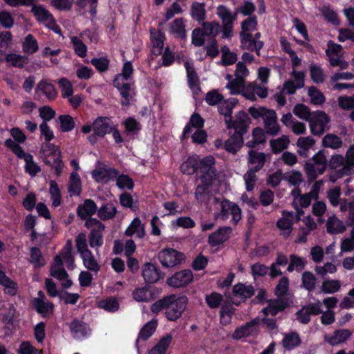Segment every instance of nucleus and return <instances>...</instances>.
Returning a JSON list of instances; mask_svg holds the SVG:
<instances>
[{
  "instance_id": "1",
  "label": "nucleus",
  "mask_w": 354,
  "mask_h": 354,
  "mask_svg": "<svg viewBox=\"0 0 354 354\" xmlns=\"http://www.w3.org/2000/svg\"><path fill=\"white\" fill-rule=\"evenodd\" d=\"M39 153L44 163L54 169L55 175L59 176L64 166L60 147L51 142H43Z\"/></svg>"
},
{
  "instance_id": "2",
  "label": "nucleus",
  "mask_w": 354,
  "mask_h": 354,
  "mask_svg": "<svg viewBox=\"0 0 354 354\" xmlns=\"http://www.w3.org/2000/svg\"><path fill=\"white\" fill-rule=\"evenodd\" d=\"M216 160L212 156H207L197 161L189 158L180 165V171L183 174L193 175L197 171L204 174L207 171L214 169Z\"/></svg>"
},
{
  "instance_id": "3",
  "label": "nucleus",
  "mask_w": 354,
  "mask_h": 354,
  "mask_svg": "<svg viewBox=\"0 0 354 354\" xmlns=\"http://www.w3.org/2000/svg\"><path fill=\"white\" fill-rule=\"evenodd\" d=\"M216 178L217 170L216 168L201 175V183L196 186L194 193L195 198L200 204H205L210 200V187L213 185Z\"/></svg>"
},
{
  "instance_id": "4",
  "label": "nucleus",
  "mask_w": 354,
  "mask_h": 354,
  "mask_svg": "<svg viewBox=\"0 0 354 354\" xmlns=\"http://www.w3.org/2000/svg\"><path fill=\"white\" fill-rule=\"evenodd\" d=\"M4 145L19 159H23L26 162L24 167L25 171L31 176H35L41 171L40 167L34 161L33 156L29 153L24 151L23 148L15 143L11 138L6 139Z\"/></svg>"
},
{
  "instance_id": "5",
  "label": "nucleus",
  "mask_w": 354,
  "mask_h": 354,
  "mask_svg": "<svg viewBox=\"0 0 354 354\" xmlns=\"http://www.w3.org/2000/svg\"><path fill=\"white\" fill-rule=\"evenodd\" d=\"M188 304V299L186 296L177 297L176 295H169V304L167 305L165 311L166 318L171 322H176L180 319L185 310Z\"/></svg>"
},
{
  "instance_id": "6",
  "label": "nucleus",
  "mask_w": 354,
  "mask_h": 354,
  "mask_svg": "<svg viewBox=\"0 0 354 354\" xmlns=\"http://www.w3.org/2000/svg\"><path fill=\"white\" fill-rule=\"evenodd\" d=\"M250 123L251 120L248 114L244 111H239L236 114L234 120L232 118L226 120L227 128L234 129V133L241 137H243L248 131Z\"/></svg>"
},
{
  "instance_id": "7",
  "label": "nucleus",
  "mask_w": 354,
  "mask_h": 354,
  "mask_svg": "<svg viewBox=\"0 0 354 354\" xmlns=\"http://www.w3.org/2000/svg\"><path fill=\"white\" fill-rule=\"evenodd\" d=\"M308 122L311 133L320 136L325 132L326 125L330 122V118L324 111L317 110L313 112V115Z\"/></svg>"
},
{
  "instance_id": "8",
  "label": "nucleus",
  "mask_w": 354,
  "mask_h": 354,
  "mask_svg": "<svg viewBox=\"0 0 354 354\" xmlns=\"http://www.w3.org/2000/svg\"><path fill=\"white\" fill-rule=\"evenodd\" d=\"M158 259L163 267L173 268L185 261V255L176 249L165 248L158 252Z\"/></svg>"
},
{
  "instance_id": "9",
  "label": "nucleus",
  "mask_w": 354,
  "mask_h": 354,
  "mask_svg": "<svg viewBox=\"0 0 354 354\" xmlns=\"http://www.w3.org/2000/svg\"><path fill=\"white\" fill-rule=\"evenodd\" d=\"M260 319L256 317L250 322L236 328L232 335L233 339L239 340L243 337H248L257 335L259 333V325Z\"/></svg>"
},
{
  "instance_id": "10",
  "label": "nucleus",
  "mask_w": 354,
  "mask_h": 354,
  "mask_svg": "<svg viewBox=\"0 0 354 354\" xmlns=\"http://www.w3.org/2000/svg\"><path fill=\"white\" fill-rule=\"evenodd\" d=\"M142 275L145 283L151 284L156 283L159 280L162 279L165 273L160 270L157 265L152 263H146L142 266Z\"/></svg>"
},
{
  "instance_id": "11",
  "label": "nucleus",
  "mask_w": 354,
  "mask_h": 354,
  "mask_svg": "<svg viewBox=\"0 0 354 354\" xmlns=\"http://www.w3.org/2000/svg\"><path fill=\"white\" fill-rule=\"evenodd\" d=\"M193 280V274L190 270H183L176 272L167 279V283L171 287H185Z\"/></svg>"
},
{
  "instance_id": "12",
  "label": "nucleus",
  "mask_w": 354,
  "mask_h": 354,
  "mask_svg": "<svg viewBox=\"0 0 354 354\" xmlns=\"http://www.w3.org/2000/svg\"><path fill=\"white\" fill-rule=\"evenodd\" d=\"M113 126V122L110 118L99 116L93 121V129L100 138H104L106 134L111 133Z\"/></svg>"
},
{
  "instance_id": "13",
  "label": "nucleus",
  "mask_w": 354,
  "mask_h": 354,
  "mask_svg": "<svg viewBox=\"0 0 354 354\" xmlns=\"http://www.w3.org/2000/svg\"><path fill=\"white\" fill-rule=\"evenodd\" d=\"M351 335L352 331L348 329H337L334 331L333 335L331 336L325 335L324 336V340L330 346H334L346 342Z\"/></svg>"
},
{
  "instance_id": "14",
  "label": "nucleus",
  "mask_w": 354,
  "mask_h": 354,
  "mask_svg": "<svg viewBox=\"0 0 354 354\" xmlns=\"http://www.w3.org/2000/svg\"><path fill=\"white\" fill-rule=\"evenodd\" d=\"M231 232L230 227H220L216 231L209 235L208 243L212 247L218 246L228 240L229 234Z\"/></svg>"
},
{
  "instance_id": "15",
  "label": "nucleus",
  "mask_w": 354,
  "mask_h": 354,
  "mask_svg": "<svg viewBox=\"0 0 354 354\" xmlns=\"http://www.w3.org/2000/svg\"><path fill=\"white\" fill-rule=\"evenodd\" d=\"M70 330L74 338H85L91 333L89 325L78 319H74L69 325Z\"/></svg>"
},
{
  "instance_id": "16",
  "label": "nucleus",
  "mask_w": 354,
  "mask_h": 354,
  "mask_svg": "<svg viewBox=\"0 0 354 354\" xmlns=\"http://www.w3.org/2000/svg\"><path fill=\"white\" fill-rule=\"evenodd\" d=\"M125 80H119L118 78H114L113 86L118 89L123 100L121 102L122 106H129L130 105V92L131 90V84L124 82Z\"/></svg>"
},
{
  "instance_id": "17",
  "label": "nucleus",
  "mask_w": 354,
  "mask_h": 354,
  "mask_svg": "<svg viewBox=\"0 0 354 354\" xmlns=\"http://www.w3.org/2000/svg\"><path fill=\"white\" fill-rule=\"evenodd\" d=\"M31 12L33 14L36 20L39 22H48L50 25H55V19L53 15L43 6L35 5L34 3L31 6Z\"/></svg>"
},
{
  "instance_id": "18",
  "label": "nucleus",
  "mask_w": 354,
  "mask_h": 354,
  "mask_svg": "<svg viewBox=\"0 0 354 354\" xmlns=\"http://www.w3.org/2000/svg\"><path fill=\"white\" fill-rule=\"evenodd\" d=\"M97 210L96 203L92 199H86L82 205L77 208V215L82 220H86L87 217L94 215Z\"/></svg>"
},
{
  "instance_id": "19",
  "label": "nucleus",
  "mask_w": 354,
  "mask_h": 354,
  "mask_svg": "<svg viewBox=\"0 0 354 354\" xmlns=\"http://www.w3.org/2000/svg\"><path fill=\"white\" fill-rule=\"evenodd\" d=\"M204 122L203 118L198 113H193L183 129L181 139L185 140L187 138L192 132L193 127L198 129H202L204 126Z\"/></svg>"
},
{
  "instance_id": "20",
  "label": "nucleus",
  "mask_w": 354,
  "mask_h": 354,
  "mask_svg": "<svg viewBox=\"0 0 354 354\" xmlns=\"http://www.w3.org/2000/svg\"><path fill=\"white\" fill-rule=\"evenodd\" d=\"M243 137L233 133L223 145L224 149L232 154H236L243 145Z\"/></svg>"
},
{
  "instance_id": "21",
  "label": "nucleus",
  "mask_w": 354,
  "mask_h": 354,
  "mask_svg": "<svg viewBox=\"0 0 354 354\" xmlns=\"http://www.w3.org/2000/svg\"><path fill=\"white\" fill-rule=\"evenodd\" d=\"M248 164L256 165L252 168L254 171H259L265 165L266 162V156L263 152H259L254 149H250L248 151Z\"/></svg>"
},
{
  "instance_id": "22",
  "label": "nucleus",
  "mask_w": 354,
  "mask_h": 354,
  "mask_svg": "<svg viewBox=\"0 0 354 354\" xmlns=\"http://www.w3.org/2000/svg\"><path fill=\"white\" fill-rule=\"evenodd\" d=\"M271 308V316L275 317L279 313L283 312L290 306V301L287 297H277L267 301Z\"/></svg>"
},
{
  "instance_id": "23",
  "label": "nucleus",
  "mask_w": 354,
  "mask_h": 354,
  "mask_svg": "<svg viewBox=\"0 0 354 354\" xmlns=\"http://www.w3.org/2000/svg\"><path fill=\"white\" fill-rule=\"evenodd\" d=\"M33 306L36 311L42 315L43 317H48L54 310V304L50 301H44L42 299L35 298Z\"/></svg>"
},
{
  "instance_id": "24",
  "label": "nucleus",
  "mask_w": 354,
  "mask_h": 354,
  "mask_svg": "<svg viewBox=\"0 0 354 354\" xmlns=\"http://www.w3.org/2000/svg\"><path fill=\"white\" fill-rule=\"evenodd\" d=\"M258 19L257 17H247L241 23V30L239 32V37H250L252 35L251 32L257 29Z\"/></svg>"
},
{
  "instance_id": "25",
  "label": "nucleus",
  "mask_w": 354,
  "mask_h": 354,
  "mask_svg": "<svg viewBox=\"0 0 354 354\" xmlns=\"http://www.w3.org/2000/svg\"><path fill=\"white\" fill-rule=\"evenodd\" d=\"M239 13L240 11H238V7L234 9V12H232L231 10L224 5H219L216 8V15L219 19L232 24L236 20L238 14Z\"/></svg>"
},
{
  "instance_id": "26",
  "label": "nucleus",
  "mask_w": 354,
  "mask_h": 354,
  "mask_svg": "<svg viewBox=\"0 0 354 354\" xmlns=\"http://www.w3.org/2000/svg\"><path fill=\"white\" fill-rule=\"evenodd\" d=\"M185 67L187 72V83L191 90L201 91L199 79L194 67L191 66L188 61L185 62Z\"/></svg>"
},
{
  "instance_id": "27",
  "label": "nucleus",
  "mask_w": 354,
  "mask_h": 354,
  "mask_svg": "<svg viewBox=\"0 0 354 354\" xmlns=\"http://www.w3.org/2000/svg\"><path fill=\"white\" fill-rule=\"evenodd\" d=\"M254 293V288L252 285L245 286L239 283L234 286L232 289L233 295L239 296L243 300L251 298Z\"/></svg>"
},
{
  "instance_id": "28",
  "label": "nucleus",
  "mask_w": 354,
  "mask_h": 354,
  "mask_svg": "<svg viewBox=\"0 0 354 354\" xmlns=\"http://www.w3.org/2000/svg\"><path fill=\"white\" fill-rule=\"evenodd\" d=\"M172 341V335L166 334L149 351L148 354H165Z\"/></svg>"
},
{
  "instance_id": "29",
  "label": "nucleus",
  "mask_w": 354,
  "mask_h": 354,
  "mask_svg": "<svg viewBox=\"0 0 354 354\" xmlns=\"http://www.w3.org/2000/svg\"><path fill=\"white\" fill-rule=\"evenodd\" d=\"M221 306L220 322L223 326H227L231 322L232 317L235 313V308L227 301H225Z\"/></svg>"
},
{
  "instance_id": "30",
  "label": "nucleus",
  "mask_w": 354,
  "mask_h": 354,
  "mask_svg": "<svg viewBox=\"0 0 354 354\" xmlns=\"http://www.w3.org/2000/svg\"><path fill=\"white\" fill-rule=\"evenodd\" d=\"M264 127L266 132L270 136H276L279 133L280 127L277 122V114L275 111H270L268 117L265 120Z\"/></svg>"
},
{
  "instance_id": "31",
  "label": "nucleus",
  "mask_w": 354,
  "mask_h": 354,
  "mask_svg": "<svg viewBox=\"0 0 354 354\" xmlns=\"http://www.w3.org/2000/svg\"><path fill=\"white\" fill-rule=\"evenodd\" d=\"M157 326L158 321L154 319L146 323L139 332L138 337L136 340V345L138 344L139 339L146 341L152 336L155 333Z\"/></svg>"
},
{
  "instance_id": "32",
  "label": "nucleus",
  "mask_w": 354,
  "mask_h": 354,
  "mask_svg": "<svg viewBox=\"0 0 354 354\" xmlns=\"http://www.w3.org/2000/svg\"><path fill=\"white\" fill-rule=\"evenodd\" d=\"M68 191L71 196H79L82 192L81 178L76 171L70 175Z\"/></svg>"
},
{
  "instance_id": "33",
  "label": "nucleus",
  "mask_w": 354,
  "mask_h": 354,
  "mask_svg": "<svg viewBox=\"0 0 354 354\" xmlns=\"http://www.w3.org/2000/svg\"><path fill=\"white\" fill-rule=\"evenodd\" d=\"M301 339L298 333L292 331L285 335L282 345L287 351H291L301 344Z\"/></svg>"
},
{
  "instance_id": "34",
  "label": "nucleus",
  "mask_w": 354,
  "mask_h": 354,
  "mask_svg": "<svg viewBox=\"0 0 354 354\" xmlns=\"http://www.w3.org/2000/svg\"><path fill=\"white\" fill-rule=\"evenodd\" d=\"M202 30L206 37H209V39H216L221 31V26L218 21H203L202 23Z\"/></svg>"
},
{
  "instance_id": "35",
  "label": "nucleus",
  "mask_w": 354,
  "mask_h": 354,
  "mask_svg": "<svg viewBox=\"0 0 354 354\" xmlns=\"http://www.w3.org/2000/svg\"><path fill=\"white\" fill-rule=\"evenodd\" d=\"M127 136H136L142 129V125L133 117H129L122 122Z\"/></svg>"
},
{
  "instance_id": "36",
  "label": "nucleus",
  "mask_w": 354,
  "mask_h": 354,
  "mask_svg": "<svg viewBox=\"0 0 354 354\" xmlns=\"http://www.w3.org/2000/svg\"><path fill=\"white\" fill-rule=\"evenodd\" d=\"M97 216L102 221L114 218L117 214L115 206L111 203L103 204L97 210Z\"/></svg>"
},
{
  "instance_id": "37",
  "label": "nucleus",
  "mask_w": 354,
  "mask_h": 354,
  "mask_svg": "<svg viewBox=\"0 0 354 354\" xmlns=\"http://www.w3.org/2000/svg\"><path fill=\"white\" fill-rule=\"evenodd\" d=\"M37 91H41L50 100H55L57 95L55 86L44 80L37 84L36 92Z\"/></svg>"
},
{
  "instance_id": "38",
  "label": "nucleus",
  "mask_w": 354,
  "mask_h": 354,
  "mask_svg": "<svg viewBox=\"0 0 354 354\" xmlns=\"http://www.w3.org/2000/svg\"><path fill=\"white\" fill-rule=\"evenodd\" d=\"M328 233L337 234L345 231L346 227L343 222L335 216L329 217L326 223Z\"/></svg>"
},
{
  "instance_id": "39",
  "label": "nucleus",
  "mask_w": 354,
  "mask_h": 354,
  "mask_svg": "<svg viewBox=\"0 0 354 354\" xmlns=\"http://www.w3.org/2000/svg\"><path fill=\"white\" fill-rule=\"evenodd\" d=\"M191 16L198 21H205L206 19L205 3L200 2H194L191 6Z\"/></svg>"
},
{
  "instance_id": "40",
  "label": "nucleus",
  "mask_w": 354,
  "mask_h": 354,
  "mask_svg": "<svg viewBox=\"0 0 354 354\" xmlns=\"http://www.w3.org/2000/svg\"><path fill=\"white\" fill-rule=\"evenodd\" d=\"M290 142V140L287 136L283 135L280 138L271 140L270 141V146L272 151L274 154H277L283 150L288 148Z\"/></svg>"
},
{
  "instance_id": "41",
  "label": "nucleus",
  "mask_w": 354,
  "mask_h": 354,
  "mask_svg": "<svg viewBox=\"0 0 354 354\" xmlns=\"http://www.w3.org/2000/svg\"><path fill=\"white\" fill-rule=\"evenodd\" d=\"M38 49L37 41L32 35L28 34L22 43L23 52L28 55H32L36 53Z\"/></svg>"
},
{
  "instance_id": "42",
  "label": "nucleus",
  "mask_w": 354,
  "mask_h": 354,
  "mask_svg": "<svg viewBox=\"0 0 354 354\" xmlns=\"http://www.w3.org/2000/svg\"><path fill=\"white\" fill-rule=\"evenodd\" d=\"M171 32L176 37L180 39H185L187 37L185 26L183 18H177L170 25Z\"/></svg>"
},
{
  "instance_id": "43",
  "label": "nucleus",
  "mask_w": 354,
  "mask_h": 354,
  "mask_svg": "<svg viewBox=\"0 0 354 354\" xmlns=\"http://www.w3.org/2000/svg\"><path fill=\"white\" fill-rule=\"evenodd\" d=\"M132 295L133 299L140 302H148L152 299V294L149 290V287L147 286L136 288L133 290Z\"/></svg>"
},
{
  "instance_id": "44",
  "label": "nucleus",
  "mask_w": 354,
  "mask_h": 354,
  "mask_svg": "<svg viewBox=\"0 0 354 354\" xmlns=\"http://www.w3.org/2000/svg\"><path fill=\"white\" fill-rule=\"evenodd\" d=\"M27 59V57L16 53H8L5 57V61L10 66L19 68L24 67Z\"/></svg>"
},
{
  "instance_id": "45",
  "label": "nucleus",
  "mask_w": 354,
  "mask_h": 354,
  "mask_svg": "<svg viewBox=\"0 0 354 354\" xmlns=\"http://www.w3.org/2000/svg\"><path fill=\"white\" fill-rule=\"evenodd\" d=\"M309 71L310 78L314 83L319 84L324 82L325 76L324 71L320 66L315 64H311L309 66Z\"/></svg>"
},
{
  "instance_id": "46",
  "label": "nucleus",
  "mask_w": 354,
  "mask_h": 354,
  "mask_svg": "<svg viewBox=\"0 0 354 354\" xmlns=\"http://www.w3.org/2000/svg\"><path fill=\"white\" fill-rule=\"evenodd\" d=\"M342 145L341 138L334 133H328L322 139V145L324 147L335 149L341 147Z\"/></svg>"
},
{
  "instance_id": "47",
  "label": "nucleus",
  "mask_w": 354,
  "mask_h": 354,
  "mask_svg": "<svg viewBox=\"0 0 354 354\" xmlns=\"http://www.w3.org/2000/svg\"><path fill=\"white\" fill-rule=\"evenodd\" d=\"M308 94L313 104L322 105L326 101L324 95L315 86L308 88Z\"/></svg>"
},
{
  "instance_id": "48",
  "label": "nucleus",
  "mask_w": 354,
  "mask_h": 354,
  "mask_svg": "<svg viewBox=\"0 0 354 354\" xmlns=\"http://www.w3.org/2000/svg\"><path fill=\"white\" fill-rule=\"evenodd\" d=\"M317 278L310 271H305L302 274L301 283L304 288L309 292L314 290L316 286Z\"/></svg>"
},
{
  "instance_id": "49",
  "label": "nucleus",
  "mask_w": 354,
  "mask_h": 354,
  "mask_svg": "<svg viewBox=\"0 0 354 354\" xmlns=\"http://www.w3.org/2000/svg\"><path fill=\"white\" fill-rule=\"evenodd\" d=\"M83 261V264L88 270L97 272L100 266L95 259L91 251H87V254L81 256Z\"/></svg>"
},
{
  "instance_id": "50",
  "label": "nucleus",
  "mask_w": 354,
  "mask_h": 354,
  "mask_svg": "<svg viewBox=\"0 0 354 354\" xmlns=\"http://www.w3.org/2000/svg\"><path fill=\"white\" fill-rule=\"evenodd\" d=\"M293 113L299 118L308 121L313 115V112L304 104L298 103L293 109Z\"/></svg>"
},
{
  "instance_id": "51",
  "label": "nucleus",
  "mask_w": 354,
  "mask_h": 354,
  "mask_svg": "<svg viewBox=\"0 0 354 354\" xmlns=\"http://www.w3.org/2000/svg\"><path fill=\"white\" fill-rule=\"evenodd\" d=\"M245 87V79H242V77H235L234 80L230 81L227 85L226 88L230 90V93L232 95H239L241 93V89L243 90Z\"/></svg>"
},
{
  "instance_id": "52",
  "label": "nucleus",
  "mask_w": 354,
  "mask_h": 354,
  "mask_svg": "<svg viewBox=\"0 0 354 354\" xmlns=\"http://www.w3.org/2000/svg\"><path fill=\"white\" fill-rule=\"evenodd\" d=\"M205 302L211 309L218 308L223 301V297L217 292H212L205 295Z\"/></svg>"
},
{
  "instance_id": "53",
  "label": "nucleus",
  "mask_w": 354,
  "mask_h": 354,
  "mask_svg": "<svg viewBox=\"0 0 354 354\" xmlns=\"http://www.w3.org/2000/svg\"><path fill=\"white\" fill-rule=\"evenodd\" d=\"M290 263L288 266L287 271L292 272L295 269L297 272H301L305 267L306 262L297 255L292 254L290 255Z\"/></svg>"
},
{
  "instance_id": "54",
  "label": "nucleus",
  "mask_w": 354,
  "mask_h": 354,
  "mask_svg": "<svg viewBox=\"0 0 354 354\" xmlns=\"http://www.w3.org/2000/svg\"><path fill=\"white\" fill-rule=\"evenodd\" d=\"M71 42L73 46L75 53L80 57H84L87 53L86 45L77 37H71Z\"/></svg>"
},
{
  "instance_id": "55",
  "label": "nucleus",
  "mask_w": 354,
  "mask_h": 354,
  "mask_svg": "<svg viewBox=\"0 0 354 354\" xmlns=\"http://www.w3.org/2000/svg\"><path fill=\"white\" fill-rule=\"evenodd\" d=\"M256 9L255 4L248 0L243 1L241 4L238 6V11H240V14L247 17H256L257 15H254Z\"/></svg>"
},
{
  "instance_id": "56",
  "label": "nucleus",
  "mask_w": 354,
  "mask_h": 354,
  "mask_svg": "<svg viewBox=\"0 0 354 354\" xmlns=\"http://www.w3.org/2000/svg\"><path fill=\"white\" fill-rule=\"evenodd\" d=\"M104 230L92 229L88 234L89 245L91 248L101 247L103 245L102 232Z\"/></svg>"
},
{
  "instance_id": "57",
  "label": "nucleus",
  "mask_w": 354,
  "mask_h": 354,
  "mask_svg": "<svg viewBox=\"0 0 354 354\" xmlns=\"http://www.w3.org/2000/svg\"><path fill=\"white\" fill-rule=\"evenodd\" d=\"M133 71L132 63L127 61L123 64L122 73L117 74L114 78H118L119 80H125L126 82L130 81L132 79Z\"/></svg>"
},
{
  "instance_id": "58",
  "label": "nucleus",
  "mask_w": 354,
  "mask_h": 354,
  "mask_svg": "<svg viewBox=\"0 0 354 354\" xmlns=\"http://www.w3.org/2000/svg\"><path fill=\"white\" fill-rule=\"evenodd\" d=\"M60 128L62 132L71 131L75 127V121L70 115H60L59 116Z\"/></svg>"
},
{
  "instance_id": "59",
  "label": "nucleus",
  "mask_w": 354,
  "mask_h": 354,
  "mask_svg": "<svg viewBox=\"0 0 354 354\" xmlns=\"http://www.w3.org/2000/svg\"><path fill=\"white\" fill-rule=\"evenodd\" d=\"M248 113L255 120H258L259 118H262L265 122V120L270 115V111H274L273 110L268 109L263 106H259L256 108L254 106H251L248 109Z\"/></svg>"
},
{
  "instance_id": "60",
  "label": "nucleus",
  "mask_w": 354,
  "mask_h": 354,
  "mask_svg": "<svg viewBox=\"0 0 354 354\" xmlns=\"http://www.w3.org/2000/svg\"><path fill=\"white\" fill-rule=\"evenodd\" d=\"M61 88L63 98H68L73 94V88L71 82L66 77H62L58 80Z\"/></svg>"
},
{
  "instance_id": "61",
  "label": "nucleus",
  "mask_w": 354,
  "mask_h": 354,
  "mask_svg": "<svg viewBox=\"0 0 354 354\" xmlns=\"http://www.w3.org/2000/svg\"><path fill=\"white\" fill-rule=\"evenodd\" d=\"M289 288V279L286 277H282L274 288V295L277 297H286V295Z\"/></svg>"
},
{
  "instance_id": "62",
  "label": "nucleus",
  "mask_w": 354,
  "mask_h": 354,
  "mask_svg": "<svg viewBox=\"0 0 354 354\" xmlns=\"http://www.w3.org/2000/svg\"><path fill=\"white\" fill-rule=\"evenodd\" d=\"M341 287L338 280H326L322 285V291L326 294H333L337 292Z\"/></svg>"
},
{
  "instance_id": "63",
  "label": "nucleus",
  "mask_w": 354,
  "mask_h": 354,
  "mask_svg": "<svg viewBox=\"0 0 354 354\" xmlns=\"http://www.w3.org/2000/svg\"><path fill=\"white\" fill-rule=\"evenodd\" d=\"M116 185L120 189L132 190L134 187V182L133 179L127 174L120 175L116 180Z\"/></svg>"
},
{
  "instance_id": "64",
  "label": "nucleus",
  "mask_w": 354,
  "mask_h": 354,
  "mask_svg": "<svg viewBox=\"0 0 354 354\" xmlns=\"http://www.w3.org/2000/svg\"><path fill=\"white\" fill-rule=\"evenodd\" d=\"M224 99L222 94L218 93L217 90H212L207 93L205 96V102L209 106H214L220 104Z\"/></svg>"
}]
</instances>
